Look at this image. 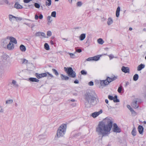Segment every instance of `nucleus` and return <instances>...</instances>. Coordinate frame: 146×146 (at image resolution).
Listing matches in <instances>:
<instances>
[{"mask_svg": "<svg viewBox=\"0 0 146 146\" xmlns=\"http://www.w3.org/2000/svg\"><path fill=\"white\" fill-rule=\"evenodd\" d=\"M66 128V125L65 124L60 126L57 131V137H59L63 136L65 134Z\"/></svg>", "mask_w": 146, "mask_h": 146, "instance_id": "obj_3", "label": "nucleus"}, {"mask_svg": "<svg viewBox=\"0 0 146 146\" xmlns=\"http://www.w3.org/2000/svg\"><path fill=\"white\" fill-rule=\"evenodd\" d=\"M10 41L12 43H13L16 44L17 43V41L16 39L13 37H10L9 38Z\"/></svg>", "mask_w": 146, "mask_h": 146, "instance_id": "obj_16", "label": "nucleus"}, {"mask_svg": "<svg viewBox=\"0 0 146 146\" xmlns=\"http://www.w3.org/2000/svg\"><path fill=\"white\" fill-rule=\"evenodd\" d=\"M74 82L75 84H78L79 83V81L78 80H76L74 81Z\"/></svg>", "mask_w": 146, "mask_h": 146, "instance_id": "obj_60", "label": "nucleus"}, {"mask_svg": "<svg viewBox=\"0 0 146 146\" xmlns=\"http://www.w3.org/2000/svg\"><path fill=\"white\" fill-rule=\"evenodd\" d=\"M77 4L78 6H80L82 5V3L81 2L79 1L77 3Z\"/></svg>", "mask_w": 146, "mask_h": 146, "instance_id": "obj_47", "label": "nucleus"}, {"mask_svg": "<svg viewBox=\"0 0 146 146\" xmlns=\"http://www.w3.org/2000/svg\"><path fill=\"white\" fill-rule=\"evenodd\" d=\"M138 129L140 134H141L142 133L143 131V128L142 126L139 125L138 127Z\"/></svg>", "mask_w": 146, "mask_h": 146, "instance_id": "obj_19", "label": "nucleus"}, {"mask_svg": "<svg viewBox=\"0 0 146 146\" xmlns=\"http://www.w3.org/2000/svg\"><path fill=\"white\" fill-rule=\"evenodd\" d=\"M60 77L63 80H68L69 77L66 76L64 75L63 74H61Z\"/></svg>", "mask_w": 146, "mask_h": 146, "instance_id": "obj_15", "label": "nucleus"}, {"mask_svg": "<svg viewBox=\"0 0 146 146\" xmlns=\"http://www.w3.org/2000/svg\"><path fill=\"white\" fill-rule=\"evenodd\" d=\"M130 111L131 112L132 114H134L135 115L137 114L136 112H135L132 108L131 109H130Z\"/></svg>", "mask_w": 146, "mask_h": 146, "instance_id": "obj_43", "label": "nucleus"}, {"mask_svg": "<svg viewBox=\"0 0 146 146\" xmlns=\"http://www.w3.org/2000/svg\"><path fill=\"white\" fill-rule=\"evenodd\" d=\"M4 110L2 106H0V113H4Z\"/></svg>", "mask_w": 146, "mask_h": 146, "instance_id": "obj_36", "label": "nucleus"}, {"mask_svg": "<svg viewBox=\"0 0 146 146\" xmlns=\"http://www.w3.org/2000/svg\"><path fill=\"white\" fill-rule=\"evenodd\" d=\"M86 37V34H82L79 36V39L80 40H83Z\"/></svg>", "mask_w": 146, "mask_h": 146, "instance_id": "obj_20", "label": "nucleus"}, {"mask_svg": "<svg viewBox=\"0 0 146 146\" xmlns=\"http://www.w3.org/2000/svg\"><path fill=\"white\" fill-rule=\"evenodd\" d=\"M46 73H47V75L48 74L50 76L51 78H52L53 77V76L52 74H50L49 72H47Z\"/></svg>", "mask_w": 146, "mask_h": 146, "instance_id": "obj_54", "label": "nucleus"}, {"mask_svg": "<svg viewBox=\"0 0 146 146\" xmlns=\"http://www.w3.org/2000/svg\"><path fill=\"white\" fill-rule=\"evenodd\" d=\"M35 74L36 76L38 78H40L47 76V73H44L41 74H38V73H36Z\"/></svg>", "mask_w": 146, "mask_h": 146, "instance_id": "obj_10", "label": "nucleus"}, {"mask_svg": "<svg viewBox=\"0 0 146 146\" xmlns=\"http://www.w3.org/2000/svg\"><path fill=\"white\" fill-rule=\"evenodd\" d=\"M64 69L68 74V76L74 78L76 76V73L73 70L72 68L64 67Z\"/></svg>", "mask_w": 146, "mask_h": 146, "instance_id": "obj_5", "label": "nucleus"}, {"mask_svg": "<svg viewBox=\"0 0 146 146\" xmlns=\"http://www.w3.org/2000/svg\"><path fill=\"white\" fill-rule=\"evenodd\" d=\"M34 5L35 7L37 8H39L40 7V5L37 3H35L34 4Z\"/></svg>", "mask_w": 146, "mask_h": 146, "instance_id": "obj_39", "label": "nucleus"}, {"mask_svg": "<svg viewBox=\"0 0 146 146\" xmlns=\"http://www.w3.org/2000/svg\"><path fill=\"white\" fill-rule=\"evenodd\" d=\"M100 56H99V55H98L96 56H94L93 57H92L93 58V60L94 61H97L100 59Z\"/></svg>", "mask_w": 146, "mask_h": 146, "instance_id": "obj_25", "label": "nucleus"}, {"mask_svg": "<svg viewBox=\"0 0 146 146\" xmlns=\"http://www.w3.org/2000/svg\"><path fill=\"white\" fill-rule=\"evenodd\" d=\"M117 96L116 95L113 97V96L109 95L108 96V98L110 100H113L114 102H119V100L117 99Z\"/></svg>", "mask_w": 146, "mask_h": 146, "instance_id": "obj_8", "label": "nucleus"}, {"mask_svg": "<svg viewBox=\"0 0 146 146\" xmlns=\"http://www.w3.org/2000/svg\"><path fill=\"white\" fill-rule=\"evenodd\" d=\"M107 23L108 25V26L110 25L113 23V19L111 17H109L107 19Z\"/></svg>", "mask_w": 146, "mask_h": 146, "instance_id": "obj_13", "label": "nucleus"}, {"mask_svg": "<svg viewBox=\"0 0 146 146\" xmlns=\"http://www.w3.org/2000/svg\"><path fill=\"white\" fill-rule=\"evenodd\" d=\"M70 3L72 4L73 2H76V0H68Z\"/></svg>", "mask_w": 146, "mask_h": 146, "instance_id": "obj_55", "label": "nucleus"}, {"mask_svg": "<svg viewBox=\"0 0 146 146\" xmlns=\"http://www.w3.org/2000/svg\"><path fill=\"white\" fill-rule=\"evenodd\" d=\"M72 106H73L74 107L75 106H76V104L74 103L71 104Z\"/></svg>", "mask_w": 146, "mask_h": 146, "instance_id": "obj_63", "label": "nucleus"}, {"mask_svg": "<svg viewBox=\"0 0 146 146\" xmlns=\"http://www.w3.org/2000/svg\"><path fill=\"white\" fill-rule=\"evenodd\" d=\"M41 36H43L44 37H46L45 34L43 33H41Z\"/></svg>", "mask_w": 146, "mask_h": 146, "instance_id": "obj_53", "label": "nucleus"}, {"mask_svg": "<svg viewBox=\"0 0 146 146\" xmlns=\"http://www.w3.org/2000/svg\"><path fill=\"white\" fill-rule=\"evenodd\" d=\"M102 113V110H100L98 111L95 112L91 114V116L94 118H95L98 116L100 114Z\"/></svg>", "mask_w": 146, "mask_h": 146, "instance_id": "obj_7", "label": "nucleus"}, {"mask_svg": "<svg viewBox=\"0 0 146 146\" xmlns=\"http://www.w3.org/2000/svg\"><path fill=\"white\" fill-rule=\"evenodd\" d=\"M76 52L80 53L82 52V50L81 49H78L76 50Z\"/></svg>", "mask_w": 146, "mask_h": 146, "instance_id": "obj_61", "label": "nucleus"}, {"mask_svg": "<svg viewBox=\"0 0 146 146\" xmlns=\"http://www.w3.org/2000/svg\"><path fill=\"white\" fill-rule=\"evenodd\" d=\"M52 70L53 72L56 75L58 76V75L59 74L58 72L55 69H52Z\"/></svg>", "mask_w": 146, "mask_h": 146, "instance_id": "obj_38", "label": "nucleus"}, {"mask_svg": "<svg viewBox=\"0 0 146 146\" xmlns=\"http://www.w3.org/2000/svg\"><path fill=\"white\" fill-rule=\"evenodd\" d=\"M121 70L123 72L125 73H129V69L128 67H125L124 66L122 67Z\"/></svg>", "mask_w": 146, "mask_h": 146, "instance_id": "obj_12", "label": "nucleus"}, {"mask_svg": "<svg viewBox=\"0 0 146 146\" xmlns=\"http://www.w3.org/2000/svg\"><path fill=\"white\" fill-rule=\"evenodd\" d=\"M15 17L13 15H9V20L11 21H13L14 19H15Z\"/></svg>", "mask_w": 146, "mask_h": 146, "instance_id": "obj_28", "label": "nucleus"}, {"mask_svg": "<svg viewBox=\"0 0 146 146\" xmlns=\"http://www.w3.org/2000/svg\"><path fill=\"white\" fill-rule=\"evenodd\" d=\"M32 1V0H24L23 1L25 3H28Z\"/></svg>", "mask_w": 146, "mask_h": 146, "instance_id": "obj_50", "label": "nucleus"}, {"mask_svg": "<svg viewBox=\"0 0 146 146\" xmlns=\"http://www.w3.org/2000/svg\"><path fill=\"white\" fill-rule=\"evenodd\" d=\"M9 42V40L8 39H5L3 41V42L5 44V45H6Z\"/></svg>", "mask_w": 146, "mask_h": 146, "instance_id": "obj_35", "label": "nucleus"}, {"mask_svg": "<svg viewBox=\"0 0 146 146\" xmlns=\"http://www.w3.org/2000/svg\"><path fill=\"white\" fill-rule=\"evenodd\" d=\"M113 120L111 118H106L103 122H100L96 128L99 135L104 136L110 133L112 126Z\"/></svg>", "mask_w": 146, "mask_h": 146, "instance_id": "obj_1", "label": "nucleus"}, {"mask_svg": "<svg viewBox=\"0 0 146 146\" xmlns=\"http://www.w3.org/2000/svg\"><path fill=\"white\" fill-rule=\"evenodd\" d=\"M47 19L49 23H51L52 21V19L51 16H48L47 17Z\"/></svg>", "mask_w": 146, "mask_h": 146, "instance_id": "obj_34", "label": "nucleus"}, {"mask_svg": "<svg viewBox=\"0 0 146 146\" xmlns=\"http://www.w3.org/2000/svg\"><path fill=\"white\" fill-rule=\"evenodd\" d=\"M24 24L28 26L29 27H30V23H29L25 22L24 23Z\"/></svg>", "mask_w": 146, "mask_h": 146, "instance_id": "obj_49", "label": "nucleus"}, {"mask_svg": "<svg viewBox=\"0 0 146 146\" xmlns=\"http://www.w3.org/2000/svg\"><path fill=\"white\" fill-rule=\"evenodd\" d=\"M44 48L46 50H50L49 46L47 43H45L44 44Z\"/></svg>", "mask_w": 146, "mask_h": 146, "instance_id": "obj_27", "label": "nucleus"}, {"mask_svg": "<svg viewBox=\"0 0 146 146\" xmlns=\"http://www.w3.org/2000/svg\"><path fill=\"white\" fill-rule=\"evenodd\" d=\"M145 66L143 64H141L139 65L137 67V70L138 71H140L145 67Z\"/></svg>", "mask_w": 146, "mask_h": 146, "instance_id": "obj_18", "label": "nucleus"}, {"mask_svg": "<svg viewBox=\"0 0 146 146\" xmlns=\"http://www.w3.org/2000/svg\"><path fill=\"white\" fill-rule=\"evenodd\" d=\"M113 131L116 133H119L121 132V129L118 126L116 123H114L113 125Z\"/></svg>", "mask_w": 146, "mask_h": 146, "instance_id": "obj_6", "label": "nucleus"}, {"mask_svg": "<svg viewBox=\"0 0 146 146\" xmlns=\"http://www.w3.org/2000/svg\"><path fill=\"white\" fill-rule=\"evenodd\" d=\"M14 46L13 44L11 42H9V43L7 44V48L9 50H12L14 49Z\"/></svg>", "mask_w": 146, "mask_h": 146, "instance_id": "obj_11", "label": "nucleus"}, {"mask_svg": "<svg viewBox=\"0 0 146 146\" xmlns=\"http://www.w3.org/2000/svg\"><path fill=\"white\" fill-rule=\"evenodd\" d=\"M13 102V100L11 99H9L6 100L5 102L6 104H11Z\"/></svg>", "mask_w": 146, "mask_h": 146, "instance_id": "obj_26", "label": "nucleus"}, {"mask_svg": "<svg viewBox=\"0 0 146 146\" xmlns=\"http://www.w3.org/2000/svg\"><path fill=\"white\" fill-rule=\"evenodd\" d=\"M41 32H38L36 33L35 34L36 36H38L41 35Z\"/></svg>", "mask_w": 146, "mask_h": 146, "instance_id": "obj_51", "label": "nucleus"}, {"mask_svg": "<svg viewBox=\"0 0 146 146\" xmlns=\"http://www.w3.org/2000/svg\"><path fill=\"white\" fill-rule=\"evenodd\" d=\"M28 80L30 82H38L39 81V80L36 78H29L28 79Z\"/></svg>", "mask_w": 146, "mask_h": 146, "instance_id": "obj_14", "label": "nucleus"}, {"mask_svg": "<svg viewBox=\"0 0 146 146\" xmlns=\"http://www.w3.org/2000/svg\"><path fill=\"white\" fill-rule=\"evenodd\" d=\"M86 60V61H91L92 60H93L92 57L89 58H87Z\"/></svg>", "mask_w": 146, "mask_h": 146, "instance_id": "obj_45", "label": "nucleus"}, {"mask_svg": "<svg viewBox=\"0 0 146 146\" xmlns=\"http://www.w3.org/2000/svg\"><path fill=\"white\" fill-rule=\"evenodd\" d=\"M76 101V100H74V99H72L71 100H68V102L69 103H70V102H75Z\"/></svg>", "mask_w": 146, "mask_h": 146, "instance_id": "obj_48", "label": "nucleus"}, {"mask_svg": "<svg viewBox=\"0 0 146 146\" xmlns=\"http://www.w3.org/2000/svg\"><path fill=\"white\" fill-rule=\"evenodd\" d=\"M131 106L134 108L136 109L138 108L139 105L137 103V101L136 100H134L132 103Z\"/></svg>", "mask_w": 146, "mask_h": 146, "instance_id": "obj_9", "label": "nucleus"}, {"mask_svg": "<svg viewBox=\"0 0 146 146\" xmlns=\"http://www.w3.org/2000/svg\"><path fill=\"white\" fill-rule=\"evenodd\" d=\"M127 108L129 109L130 110V109H131L132 108L131 107V106L129 105H127Z\"/></svg>", "mask_w": 146, "mask_h": 146, "instance_id": "obj_58", "label": "nucleus"}, {"mask_svg": "<svg viewBox=\"0 0 146 146\" xmlns=\"http://www.w3.org/2000/svg\"><path fill=\"white\" fill-rule=\"evenodd\" d=\"M139 76L138 74H135L133 77V80L134 81H136L138 79Z\"/></svg>", "mask_w": 146, "mask_h": 146, "instance_id": "obj_29", "label": "nucleus"}, {"mask_svg": "<svg viewBox=\"0 0 146 146\" xmlns=\"http://www.w3.org/2000/svg\"><path fill=\"white\" fill-rule=\"evenodd\" d=\"M12 83L13 85V86L15 88H17L19 86L18 84L17 83L16 81L14 80H13L12 81Z\"/></svg>", "mask_w": 146, "mask_h": 146, "instance_id": "obj_23", "label": "nucleus"}, {"mask_svg": "<svg viewBox=\"0 0 146 146\" xmlns=\"http://www.w3.org/2000/svg\"><path fill=\"white\" fill-rule=\"evenodd\" d=\"M4 2L6 4H8V1L7 0H3Z\"/></svg>", "mask_w": 146, "mask_h": 146, "instance_id": "obj_59", "label": "nucleus"}, {"mask_svg": "<svg viewBox=\"0 0 146 146\" xmlns=\"http://www.w3.org/2000/svg\"><path fill=\"white\" fill-rule=\"evenodd\" d=\"M25 20H27V21H31V22L33 21L32 20H31L30 19H25Z\"/></svg>", "mask_w": 146, "mask_h": 146, "instance_id": "obj_64", "label": "nucleus"}, {"mask_svg": "<svg viewBox=\"0 0 146 146\" xmlns=\"http://www.w3.org/2000/svg\"><path fill=\"white\" fill-rule=\"evenodd\" d=\"M68 54H69L70 56V57L72 58H76V56L74 54L68 52Z\"/></svg>", "mask_w": 146, "mask_h": 146, "instance_id": "obj_33", "label": "nucleus"}, {"mask_svg": "<svg viewBox=\"0 0 146 146\" xmlns=\"http://www.w3.org/2000/svg\"><path fill=\"white\" fill-rule=\"evenodd\" d=\"M14 7L17 9H21L23 8V6L19 4L18 3H16Z\"/></svg>", "mask_w": 146, "mask_h": 146, "instance_id": "obj_17", "label": "nucleus"}, {"mask_svg": "<svg viewBox=\"0 0 146 146\" xmlns=\"http://www.w3.org/2000/svg\"><path fill=\"white\" fill-rule=\"evenodd\" d=\"M28 61L25 59H24L23 60L22 63L25 64H27V63Z\"/></svg>", "mask_w": 146, "mask_h": 146, "instance_id": "obj_44", "label": "nucleus"}, {"mask_svg": "<svg viewBox=\"0 0 146 146\" xmlns=\"http://www.w3.org/2000/svg\"><path fill=\"white\" fill-rule=\"evenodd\" d=\"M20 49L22 52H25L26 50V47L23 44H21L20 46Z\"/></svg>", "mask_w": 146, "mask_h": 146, "instance_id": "obj_22", "label": "nucleus"}, {"mask_svg": "<svg viewBox=\"0 0 146 146\" xmlns=\"http://www.w3.org/2000/svg\"><path fill=\"white\" fill-rule=\"evenodd\" d=\"M46 6H49L51 4V0H46Z\"/></svg>", "mask_w": 146, "mask_h": 146, "instance_id": "obj_24", "label": "nucleus"}, {"mask_svg": "<svg viewBox=\"0 0 146 146\" xmlns=\"http://www.w3.org/2000/svg\"><path fill=\"white\" fill-rule=\"evenodd\" d=\"M88 84L90 86H92L94 85V83L92 81H90L88 83Z\"/></svg>", "mask_w": 146, "mask_h": 146, "instance_id": "obj_52", "label": "nucleus"}, {"mask_svg": "<svg viewBox=\"0 0 146 146\" xmlns=\"http://www.w3.org/2000/svg\"><path fill=\"white\" fill-rule=\"evenodd\" d=\"M108 56H109L110 60H111L114 58V56L112 54H110L108 55Z\"/></svg>", "mask_w": 146, "mask_h": 146, "instance_id": "obj_46", "label": "nucleus"}, {"mask_svg": "<svg viewBox=\"0 0 146 146\" xmlns=\"http://www.w3.org/2000/svg\"><path fill=\"white\" fill-rule=\"evenodd\" d=\"M97 41L100 44H102L104 43V41L101 38L98 39L97 40Z\"/></svg>", "mask_w": 146, "mask_h": 146, "instance_id": "obj_30", "label": "nucleus"}, {"mask_svg": "<svg viewBox=\"0 0 146 146\" xmlns=\"http://www.w3.org/2000/svg\"><path fill=\"white\" fill-rule=\"evenodd\" d=\"M15 19L16 20V21H19L22 20L23 19L20 17H15Z\"/></svg>", "mask_w": 146, "mask_h": 146, "instance_id": "obj_37", "label": "nucleus"}, {"mask_svg": "<svg viewBox=\"0 0 146 146\" xmlns=\"http://www.w3.org/2000/svg\"><path fill=\"white\" fill-rule=\"evenodd\" d=\"M117 77L114 76L113 77H108L106 80H102L100 81V84L102 86H106L109 83L117 79Z\"/></svg>", "mask_w": 146, "mask_h": 146, "instance_id": "obj_4", "label": "nucleus"}, {"mask_svg": "<svg viewBox=\"0 0 146 146\" xmlns=\"http://www.w3.org/2000/svg\"><path fill=\"white\" fill-rule=\"evenodd\" d=\"M81 73L82 75H86L87 74V72L84 70H82L81 71Z\"/></svg>", "mask_w": 146, "mask_h": 146, "instance_id": "obj_40", "label": "nucleus"}, {"mask_svg": "<svg viewBox=\"0 0 146 146\" xmlns=\"http://www.w3.org/2000/svg\"><path fill=\"white\" fill-rule=\"evenodd\" d=\"M35 25L34 24V23H32L31 25V28H33L34 27H35Z\"/></svg>", "mask_w": 146, "mask_h": 146, "instance_id": "obj_62", "label": "nucleus"}, {"mask_svg": "<svg viewBox=\"0 0 146 146\" xmlns=\"http://www.w3.org/2000/svg\"><path fill=\"white\" fill-rule=\"evenodd\" d=\"M131 134L133 136H135L136 135V129L135 128H134L133 129L132 132Z\"/></svg>", "mask_w": 146, "mask_h": 146, "instance_id": "obj_31", "label": "nucleus"}, {"mask_svg": "<svg viewBox=\"0 0 146 146\" xmlns=\"http://www.w3.org/2000/svg\"><path fill=\"white\" fill-rule=\"evenodd\" d=\"M122 89V86H120L119 87L117 91L119 93H120L121 92Z\"/></svg>", "mask_w": 146, "mask_h": 146, "instance_id": "obj_41", "label": "nucleus"}, {"mask_svg": "<svg viewBox=\"0 0 146 146\" xmlns=\"http://www.w3.org/2000/svg\"><path fill=\"white\" fill-rule=\"evenodd\" d=\"M120 11V8L119 7H118L116 11V16L117 17H119V12Z\"/></svg>", "mask_w": 146, "mask_h": 146, "instance_id": "obj_21", "label": "nucleus"}, {"mask_svg": "<svg viewBox=\"0 0 146 146\" xmlns=\"http://www.w3.org/2000/svg\"><path fill=\"white\" fill-rule=\"evenodd\" d=\"M43 16L42 14H40L39 16V18L40 19H42L43 18Z\"/></svg>", "mask_w": 146, "mask_h": 146, "instance_id": "obj_57", "label": "nucleus"}, {"mask_svg": "<svg viewBox=\"0 0 146 146\" xmlns=\"http://www.w3.org/2000/svg\"><path fill=\"white\" fill-rule=\"evenodd\" d=\"M39 17L36 14L35 15V20H37L38 19Z\"/></svg>", "mask_w": 146, "mask_h": 146, "instance_id": "obj_56", "label": "nucleus"}, {"mask_svg": "<svg viewBox=\"0 0 146 146\" xmlns=\"http://www.w3.org/2000/svg\"><path fill=\"white\" fill-rule=\"evenodd\" d=\"M56 12L55 11L52 12L51 13V16L55 18L56 17Z\"/></svg>", "mask_w": 146, "mask_h": 146, "instance_id": "obj_32", "label": "nucleus"}, {"mask_svg": "<svg viewBox=\"0 0 146 146\" xmlns=\"http://www.w3.org/2000/svg\"><path fill=\"white\" fill-rule=\"evenodd\" d=\"M98 100L95 93H87L85 95L86 101L85 104L86 107L90 108L93 105V103L96 99Z\"/></svg>", "mask_w": 146, "mask_h": 146, "instance_id": "obj_2", "label": "nucleus"}, {"mask_svg": "<svg viewBox=\"0 0 146 146\" xmlns=\"http://www.w3.org/2000/svg\"><path fill=\"white\" fill-rule=\"evenodd\" d=\"M47 35L49 36H51L52 35V32L50 31H48L47 33Z\"/></svg>", "mask_w": 146, "mask_h": 146, "instance_id": "obj_42", "label": "nucleus"}]
</instances>
